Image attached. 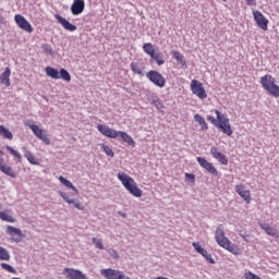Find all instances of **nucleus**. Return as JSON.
I'll use <instances>...</instances> for the list:
<instances>
[{"mask_svg": "<svg viewBox=\"0 0 279 279\" xmlns=\"http://www.w3.org/2000/svg\"><path fill=\"white\" fill-rule=\"evenodd\" d=\"M150 58L157 62L158 66H162V64H165V59H162V53L160 52H155Z\"/></svg>", "mask_w": 279, "mask_h": 279, "instance_id": "c756f323", "label": "nucleus"}, {"mask_svg": "<svg viewBox=\"0 0 279 279\" xmlns=\"http://www.w3.org/2000/svg\"><path fill=\"white\" fill-rule=\"evenodd\" d=\"M63 276L68 279H88L82 270H77L75 268H64L63 269Z\"/></svg>", "mask_w": 279, "mask_h": 279, "instance_id": "f8f14e48", "label": "nucleus"}, {"mask_svg": "<svg viewBox=\"0 0 279 279\" xmlns=\"http://www.w3.org/2000/svg\"><path fill=\"white\" fill-rule=\"evenodd\" d=\"M70 204H73L74 208H77V210H84V207H82L80 201L75 198H72V201H70Z\"/></svg>", "mask_w": 279, "mask_h": 279, "instance_id": "ea45409f", "label": "nucleus"}, {"mask_svg": "<svg viewBox=\"0 0 279 279\" xmlns=\"http://www.w3.org/2000/svg\"><path fill=\"white\" fill-rule=\"evenodd\" d=\"M253 16L257 26L264 32H267V25H269V20L266 19L265 15L260 13V11H253Z\"/></svg>", "mask_w": 279, "mask_h": 279, "instance_id": "9b49d317", "label": "nucleus"}, {"mask_svg": "<svg viewBox=\"0 0 279 279\" xmlns=\"http://www.w3.org/2000/svg\"><path fill=\"white\" fill-rule=\"evenodd\" d=\"M118 180L123 184V186L133 195L134 197H143V191L136 185V181L125 173H118Z\"/></svg>", "mask_w": 279, "mask_h": 279, "instance_id": "7ed1b4c3", "label": "nucleus"}, {"mask_svg": "<svg viewBox=\"0 0 279 279\" xmlns=\"http://www.w3.org/2000/svg\"><path fill=\"white\" fill-rule=\"evenodd\" d=\"M244 277L246 279H256L257 275H254V272L248 271V272H245Z\"/></svg>", "mask_w": 279, "mask_h": 279, "instance_id": "c03bdc74", "label": "nucleus"}, {"mask_svg": "<svg viewBox=\"0 0 279 279\" xmlns=\"http://www.w3.org/2000/svg\"><path fill=\"white\" fill-rule=\"evenodd\" d=\"M59 195H60V197H62V199H64V202H66V204H71V202H72L73 198H70V197H69V194H66V193L60 191V192H59Z\"/></svg>", "mask_w": 279, "mask_h": 279, "instance_id": "a19ab883", "label": "nucleus"}, {"mask_svg": "<svg viewBox=\"0 0 279 279\" xmlns=\"http://www.w3.org/2000/svg\"><path fill=\"white\" fill-rule=\"evenodd\" d=\"M101 150L109 156V158H114V151H112V148L106 144H100Z\"/></svg>", "mask_w": 279, "mask_h": 279, "instance_id": "7c9ffc66", "label": "nucleus"}, {"mask_svg": "<svg viewBox=\"0 0 279 279\" xmlns=\"http://www.w3.org/2000/svg\"><path fill=\"white\" fill-rule=\"evenodd\" d=\"M41 49L46 52L49 53L50 56H53V49L51 48V46H49V44H44L41 46Z\"/></svg>", "mask_w": 279, "mask_h": 279, "instance_id": "58836bf2", "label": "nucleus"}, {"mask_svg": "<svg viewBox=\"0 0 279 279\" xmlns=\"http://www.w3.org/2000/svg\"><path fill=\"white\" fill-rule=\"evenodd\" d=\"M7 234L13 240L15 243H21L25 235L23 231L16 227L8 226L7 227Z\"/></svg>", "mask_w": 279, "mask_h": 279, "instance_id": "6e6552de", "label": "nucleus"}, {"mask_svg": "<svg viewBox=\"0 0 279 279\" xmlns=\"http://www.w3.org/2000/svg\"><path fill=\"white\" fill-rule=\"evenodd\" d=\"M210 154L220 162V165H228V157L223 155V153L219 151V148L217 147H211L210 148Z\"/></svg>", "mask_w": 279, "mask_h": 279, "instance_id": "a211bd4d", "label": "nucleus"}, {"mask_svg": "<svg viewBox=\"0 0 279 279\" xmlns=\"http://www.w3.org/2000/svg\"><path fill=\"white\" fill-rule=\"evenodd\" d=\"M194 121H196V123L201 124L202 130H208V124L206 123V120H204V118L202 116H199V113H196L194 116Z\"/></svg>", "mask_w": 279, "mask_h": 279, "instance_id": "cd10ccee", "label": "nucleus"}, {"mask_svg": "<svg viewBox=\"0 0 279 279\" xmlns=\"http://www.w3.org/2000/svg\"><path fill=\"white\" fill-rule=\"evenodd\" d=\"M186 182H191V184H195V174L193 173H185Z\"/></svg>", "mask_w": 279, "mask_h": 279, "instance_id": "79ce46f5", "label": "nucleus"}, {"mask_svg": "<svg viewBox=\"0 0 279 279\" xmlns=\"http://www.w3.org/2000/svg\"><path fill=\"white\" fill-rule=\"evenodd\" d=\"M12 71L10 70V68H5L4 72L0 75V82L4 85V86H10V75H11Z\"/></svg>", "mask_w": 279, "mask_h": 279, "instance_id": "4be33fe9", "label": "nucleus"}, {"mask_svg": "<svg viewBox=\"0 0 279 279\" xmlns=\"http://www.w3.org/2000/svg\"><path fill=\"white\" fill-rule=\"evenodd\" d=\"M14 20L16 25L24 32H27L28 34H32L34 32L32 24H29L23 15L16 14Z\"/></svg>", "mask_w": 279, "mask_h": 279, "instance_id": "ddd939ff", "label": "nucleus"}, {"mask_svg": "<svg viewBox=\"0 0 279 279\" xmlns=\"http://www.w3.org/2000/svg\"><path fill=\"white\" fill-rule=\"evenodd\" d=\"M260 84L263 88L269 93L272 97H279V86L276 85V78H274L271 75L266 74L260 77Z\"/></svg>", "mask_w": 279, "mask_h": 279, "instance_id": "20e7f679", "label": "nucleus"}, {"mask_svg": "<svg viewBox=\"0 0 279 279\" xmlns=\"http://www.w3.org/2000/svg\"><path fill=\"white\" fill-rule=\"evenodd\" d=\"M46 75L51 80H60V72L51 66L46 68Z\"/></svg>", "mask_w": 279, "mask_h": 279, "instance_id": "5701e85b", "label": "nucleus"}, {"mask_svg": "<svg viewBox=\"0 0 279 279\" xmlns=\"http://www.w3.org/2000/svg\"><path fill=\"white\" fill-rule=\"evenodd\" d=\"M7 149L10 151L11 156L16 158V160H19V162H21V159L23 158L21 156V153L16 151L14 148H12V146H7Z\"/></svg>", "mask_w": 279, "mask_h": 279, "instance_id": "f704fd0d", "label": "nucleus"}, {"mask_svg": "<svg viewBox=\"0 0 279 279\" xmlns=\"http://www.w3.org/2000/svg\"><path fill=\"white\" fill-rule=\"evenodd\" d=\"M143 49L145 53H147L150 57L156 53V50L154 49V45L151 43L144 44Z\"/></svg>", "mask_w": 279, "mask_h": 279, "instance_id": "c85d7f7f", "label": "nucleus"}, {"mask_svg": "<svg viewBox=\"0 0 279 279\" xmlns=\"http://www.w3.org/2000/svg\"><path fill=\"white\" fill-rule=\"evenodd\" d=\"M225 250H228L229 252H231L232 254H234V245H230V240H229V244L228 246H223Z\"/></svg>", "mask_w": 279, "mask_h": 279, "instance_id": "a18cd8bd", "label": "nucleus"}, {"mask_svg": "<svg viewBox=\"0 0 279 279\" xmlns=\"http://www.w3.org/2000/svg\"><path fill=\"white\" fill-rule=\"evenodd\" d=\"M59 76L61 80H63L64 82H70L71 81V74L69 73V71H66L65 69H61L59 72Z\"/></svg>", "mask_w": 279, "mask_h": 279, "instance_id": "473e14b6", "label": "nucleus"}, {"mask_svg": "<svg viewBox=\"0 0 279 279\" xmlns=\"http://www.w3.org/2000/svg\"><path fill=\"white\" fill-rule=\"evenodd\" d=\"M97 130L98 132H100V134H102L104 136H107V138H119L120 136V138L131 147H134L136 145V143L134 142V138H132V136H130V134H128L126 132L117 131L104 124H98Z\"/></svg>", "mask_w": 279, "mask_h": 279, "instance_id": "f257e3e1", "label": "nucleus"}, {"mask_svg": "<svg viewBox=\"0 0 279 279\" xmlns=\"http://www.w3.org/2000/svg\"><path fill=\"white\" fill-rule=\"evenodd\" d=\"M191 90L194 95H196V97H198V99H206V97H208L206 89H204V86L197 80H193L191 82Z\"/></svg>", "mask_w": 279, "mask_h": 279, "instance_id": "0eeeda50", "label": "nucleus"}, {"mask_svg": "<svg viewBox=\"0 0 279 279\" xmlns=\"http://www.w3.org/2000/svg\"><path fill=\"white\" fill-rule=\"evenodd\" d=\"M92 242L94 243V245H96L97 250H104V243H101V240L93 238Z\"/></svg>", "mask_w": 279, "mask_h": 279, "instance_id": "4c0bfd02", "label": "nucleus"}, {"mask_svg": "<svg viewBox=\"0 0 279 279\" xmlns=\"http://www.w3.org/2000/svg\"><path fill=\"white\" fill-rule=\"evenodd\" d=\"M259 227L266 232V234H268V236H274L275 239H278V230L274 229V227H270L269 223L259 222Z\"/></svg>", "mask_w": 279, "mask_h": 279, "instance_id": "6ab92c4d", "label": "nucleus"}, {"mask_svg": "<svg viewBox=\"0 0 279 279\" xmlns=\"http://www.w3.org/2000/svg\"><path fill=\"white\" fill-rule=\"evenodd\" d=\"M0 219L2 221H8L9 223H14V218H12V216L8 215L5 211H0Z\"/></svg>", "mask_w": 279, "mask_h": 279, "instance_id": "c9c22d12", "label": "nucleus"}, {"mask_svg": "<svg viewBox=\"0 0 279 279\" xmlns=\"http://www.w3.org/2000/svg\"><path fill=\"white\" fill-rule=\"evenodd\" d=\"M0 260H10V252L2 246H0Z\"/></svg>", "mask_w": 279, "mask_h": 279, "instance_id": "72a5a7b5", "label": "nucleus"}, {"mask_svg": "<svg viewBox=\"0 0 279 279\" xmlns=\"http://www.w3.org/2000/svg\"><path fill=\"white\" fill-rule=\"evenodd\" d=\"M24 156L28 160L31 165H38V161L36 160V157L32 151L27 150V148L23 147Z\"/></svg>", "mask_w": 279, "mask_h": 279, "instance_id": "393cba45", "label": "nucleus"}, {"mask_svg": "<svg viewBox=\"0 0 279 279\" xmlns=\"http://www.w3.org/2000/svg\"><path fill=\"white\" fill-rule=\"evenodd\" d=\"M118 215H120V217H123V219H125V218L128 217V215H126V214L121 213V211H119V213H118Z\"/></svg>", "mask_w": 279, "mask_h": 279, "instance_id": "09e8293b", "label": "nucleus"}, {"mask_svg": "<svg viewBox=\"0 0 279 279\" xmlns=\"http://www.w3.org/2000/svg\"><path fill=\"white\" fill-rule=\"evenodd\" d=\"M26 125L29 128V130H32L37 138L43 141V143H45L46 145H51V140H49L47 134L44 133L45 131L43 129L38 128V125L34 123H26Z\"/></svg>", "mask_w": 279, "mask_h": 279, "instance_id": "423d86ee", "label": "nucleus"}, {"mask_svg": "<svg viewBox=\"0 0 279 279\" xmlns=\"http://www.w3.org/2000/svg\"><path fill=\"white\" fill-rule=\"evenodd\" d=\"M194 250H196L197 254H201L204 258H206L207 263H210V265H215V259L213 258V255L208 254V251L206 248L202 247L198 242L192 243Z\"/></svg>", "mask_w": 279, "mask_h": 279, "instance_id": "4468645a", "label": "nucleus"}, {"mask_svg": "<svg viewBox=\"0 0 279 279\" xmlns=\"http://www.w3.org/2000/svg\"><path fill=\"white\" fill-rule=\"evenodd\" d=\"M146 77L149 80V82L155 84V86H158V88H165V85L167 84L165 76L154 70H150L148 73H146Z\"/></svg>", "mask_w": 279, "mask_h": 279, "instance_id": "39448f33", "label": "nucleus"}, {"mask_svg": "<svg viewBox=\"0 0 279 279\" xmlns=\"http://www.w3.org/2000/svg\"><path fill=\"white\" fill-rule=\"evenodd\" d=\"M217 119L213 116H207V121H210L215 128L221 130L227 136H232V126H230V120L225 114H221L219 110H216Z\"/></svg>", "mask_w": 279, "mask_h": 279, "instance_id": "f03ea898", "label": "nucleus"}, {"mask_svg": "<svg viewBox=\"0 0 279 279\" xmlns=\"http://www.w3.org/2000/svg\"><path fill=\"white\" fill-rule=\"evenodd\" d=\"M0 156H3V153L0 150Z\"/></svg>", "mask_w": 279, "mask_h": 279, "instance_id": "8fccbe9b", "label": "nucleus"}, {"mask_svg": "<svg viewBox=\"0 0 279 279\" xmlns=\"http://www.w3.org/2000/svg\"><path fill=\"white\" fill-rule=\"evenodd\" d=\"M100 275L107 279H117L119 276V270H114L112 268L101 269Z\"/></svg>", "mask_w": 279, "mask_h": 279, "instance_id": "412c9836", "label": "nucleus"}, {"mask_svg": "<svg viewBox=\"0 0 279 279\" xmlns=\"http://www.w3.org/2000/svg\"><path fill=\"white\" fill-rule=\"evenodd\" d=\"M235 193L246 202V204H250L252 202V194L248 190H245V185L243 184H238L235 185Z\"/></svg>", "mask_w": 279, "mask_h": 279, "instance_id": "2eb2a0df", "label": "nucleus"}, {"mask_svg": "<svg viewBox=\"0 0 279 279\" xmlns=\"http://www.w3.org/2000/svg\"><path fill=\"white\" fill-rule=\"evenodd\" d=\"M0 171L4 173V175H9V178H16V172L12 169V167L3 163V159L0 158Z\"/></svg>", "mask_w": 279, "mask_h": 279, "instance_id": "aec40b11", "label": "nucleus"}, {"mask_svg": "<svg viewBox=\"0 0 279 279\" xmlns=\"http://www.w3.org/2000/svg\"><path fill=\"white\" fill-rule=\"evenodd\" d=\"M216 243L220 245V247H228L229 241L228 238H226V233L223 232V225H219L216 233H215Z\"/></svg>", "mask_w": 279, "mask_h": 279, "instance_id": "1a4fd4ad", "label": "nucleus"}, {"mask_svg": "<svg viewBox=\"0 0 279 279\" xmlns=\"http://www.w3.org/2000/svg\"><path fill=\"white\" fill-rule=\"evenodd\" d=\"M85 8H86V2H84V0H74V2L71 5V12L73 16H80V14L84 12Z\"/></svg>", "mask_w": 279, "mask_h": 279, "instance_id": "dca6fc26", "label": "nucleus"}, {"mask_svg": "<svg viewBox=\"0 0 279 279\" xmlns=\"http://www.w3.org/2000/svg\"><path fill=\"white\" fill-rule=\"evenodd\" d=\"M1 267L2 269H5V271H9V274H16V269L9 264L2 263Z\"/></svg>", "mask_w": 279, "mask_h": 279, "instance_id": "e433bc0d", "label": "nucleus"}, {"mask_svg": "<svg viewBox=\"0 0 279 279\" xmlns=\"http://www.w3.org/2000/svg\"><path fill=\"white\" fill-rule=\"evenodd\" d=\"M245 1H246L247 5H254V3H255V0H245Z\"/></svg>", "mask_w": 279, "mask_h": 279, "instance_id": "de8ad7c7", "label": "nucleus"}, {"mask_svg": "<svg viewBox=\"0 0 279 279\" xmlns=\"http://www.w3.org/2000/svg\"><path fill=\"white\" fill-rule=\"evenodd\" d=\"M54 19L62 25L66 32H75L77 29V26L74 24H71L66 19L62 17L60 14H54Z\"/></svg>", "mask_w": 279, "mask_h": 279, "instance_id": "f3484780", "label": "nucleus"}, {"mask_svg": "<svg viewBox=\"0 0 279 279\" xmlns=\"http://www.w3.org/2000/svg\"><path fill=\"white\" fill-rule=\"evenodd\" d=\"M108 253L111 256V258H119V253L117 252V250L111 248L108 251Z\"/></svg>", "mask_w": 279, "mask_h": 279, "instance_id": "37998d69", "label": "nucleus"}, {"mask_svg": "<svg viewBox=\"0 0 279 279\" xmlns=\"http://www.w3.org/2000/svg\"><path fill=\"white\" fill-rule=\"evenodd\" d=\"M117 279H130V277L124 276V275H123V271H120V270H119Z\"/></svg>", "mask_w": 279, "mask_h": 279, "instance_id": "49530a36", "label": "nucleus"}, {"mask_svg": "<svg viewBox=\"0 0 279 279\" xmlns=\"http://www.w3.org/2000/svg\"><path fill=\"white\" fill-rule=\"evenodd\" d=\"M131 71H133V73L136 75H143V70L141 69V64H138V62L131 63Z\"/></svg>", "mask_w": 279, "mask_h": 279, "instance_id": "2f4dec72", "label": "nucleus"}, {"mask_svg": "<svg viewBox=\"0 0 279 279\" xmlns=\"http://www.w3.org/2000/svg\"><path fill=\"white\" fill-rule=\"evenodd\" d=\"M172 56L177 62H179L180 65L186 66V59H184V56L180 53L179 51L173 50Z\"/></svg>", "mask_w": 279, "mask_h": 279, "instance_id": "b1692460", "label": "nucleus"}, {"mask_svg": "<svg viewBox=\"0 0 279 279\" xmlns=\"http://www.w3.org/2000/svg\"><path fill=\"white\" fill-rule=\"evenodd\" d=\"M196 160L198 165H201V167L207 171V173H210V175H219L217 168H215L213 163L206 160V158L197 157Z\"/></svg>", "mask_w": 279, "mask_h": 279, "instance_id": "9d476101", "label": "nucleus"}, {"mask_svg": "<svg viewBox=\"0 0 279 279\" xmlns=\"http://www.w3.org/2000/svg\"><path fill=\"white\" fill-rule=\"evenodd\" d=\"M0 136H2L3 138H8L9 141H12L14 138L12 132H10V130L5 129V126L3 125H0Z\"/></svg>", "mask_w": 279, "mask_h": 279, "instance_id": "a878e982", "label": "nucleus"}, {"mask_svg": "<svg viewBox=\"0 0 279 279\" xmlns=\"http://www.w3.org/2000/svg\"><path fill=\"white\" fill-rule=\"evenodd\" d=\"M59 181L61 182V184H63V185L66 186L68 189H71L72 191H74V193H76L77 195L80 194V191L76 190V189L73 186V183H71V181L66 180V178L60 177V178H59Z\"/></svg>", "mask_w": 279, "mask_h": 279, "instance_id": "bb28decb", "label": "nucleus"}]
</instances>
